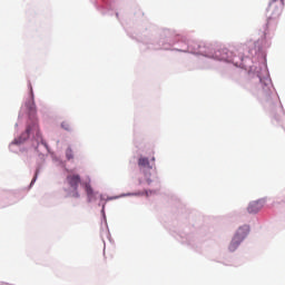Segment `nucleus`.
I'll return each mask as SVG.
<instances>
[{
  "label": "nucleus",
  "instance_id": "4",
  "mask_svg": "<svg viewBox=\"0 0 285 285\" xmlns=\"http://www.w3.org/2000/svg\"><path fill=\"white\" fill-rule=\"evenodd\" d=\"M30 99L26 102V108L29 110L30 115L37 112V105L35 104V91H32V85L29 83Z\"/></svg>",
  "mask_w": 285,
  "mask_h": 285
},
{
  "label": "nucleus",
  "instance_id": "6",
  "mask_svg": "<svg viewBox=\"0 0 285 285\" xmlns=\"http://www.w3.org/2000/svg\"><path fill=\"white\" fill-rule=\"evenodd\" d=\"M264 199L261 200H254L249 204L247 210L248 213H258L264 208Z\"/></svg>",
  "mask_w": 285,
  "mask_h": 285
},
{
  "label": "nucleus",
  "instance_id": "2",
  "mask_svg": "<svg viewBox=\"0 0 285 285\" xmlns=\"http://www.w3.org/2000/svg\"><path fill=\"white\" fill-rule=\"evenodd\" d=\"M248 233H250V227L248 225H244L238 228L236 232L232 243L229 244V250H237V246L248 237Z\"/></svg>",
  "mask_w": 285,
  "mask_h": 285
},
{
  "label": "nucleus",
  "instance_id": "9",
  "mask_svg": "<svg viewBox=\"0 0 285 285\" xmlns=\"http://www.w3.org/2000/svg\"><path fill=\"white\" fill-rule=\"evenodd\" d=\"M66 157H67V159H75V156L72 155V148L69 147L66 150Z\"/></svg>",
  "mask_w": 285,
  "mask_h": 285
},
{
  "label": "nucleus",
  "instance_id": "5",
  "mask_svg": "<svg viewBox=\"0 0 285 285\" xmlns=\"http://www.w3.org/2000/svg\"><path fill=\"white\" fill-rule=\"evenodd\" d=\"M82 186L87 193L88 202H95V199H97L98 193L92 189L90 183H83Z\"/></svg>",
  "mask_w": 285,
  "mask_h": 285
},
{
  "label": "nucleus",
  "instance_id": "13",
  "mask_svg": "<svg viewBox=\"0 0 285 285\" xmlns=\"http://www.w3.org/2000/svg\"><path fill=\"white\" fill-rule=\"evenodd\" d=\"M0 285H8V284H6V283H0Z\"/></svg>",
  "mask_w": 285,
  "mask_h": 285
},
{
  "label": "nucleus",
  "instance_id": "3",
  "mask_svg": "<svg viewBox=\"0 0 285 285\" xmlns=\"http://www.w3.org/2000/svg\"><path fill=\"white\" fill-rule=\"evenodd\" d=\"M215 58L218 59V61H233V51L228 50L227 48L219 49L215 52Z\"/></svg>",
  "mask_w": 285,
  "mask_h": 285
},
{
  "label": "nucleus",
  "instance_id": "11",
  "mask_svg": "<svg viewBox=\"0 0 285 285\" xmlns=\"http://www.w3.org/2000/svg\"><path fill=\"white\" fill-rule=\"evenodd\" d=\"M32 131L31 127H27L26 134H24V139H28L30 137V132Z\"/></svg>",
  "mask_w": 285,
  "mask_h": 285
},
{
  "label": "nucleus",
  "instance_id": "8",
  "mask_svg": "<svg viewBox=\"0 0 285 285\" xmlns=\"http://www.w3.org/2000/svg\"><path fill=\"white\" fill-rule=\"evenodd\" d=\"M150 177H153V178H150ZM145 178H146V183L148 184V186H150V184H153L154 179H157V174L145 173Z\"/></svg>",
  "mask_w": 285,
  "mask_h": 285
},
{
  "label": "nucleus",
  "instance_id": "12",
  "mask_svg": "<svg viewBox=\"0 0 285 285\" xmlns=\"http://www.w3.org/2000/svg\"><path fill=\"white\" fill-rule=\"evenodd\" d=\"M39 175V170L36 171L33 179L31 180V185L37 181V176Z\"/></svg>",
  "mask_w": 285,
  "mask_h": 285
},
{
  "label": "nucleus",
  "instance_id": "1",
  "mask_svg": "<svg viewBox=\"0 0 285 285\" xmlns=\"http://www.w3.org/2000/svg\"><path fill=\"white\" fill-rule=\"evenodd\" d=\"M68 188L65 189L68 197L79 198V184H81V176L79 174H69L67 176Z\"/></svg>",
  "mask_w": 285,
  "mask_h": 285
},
{
  "label": "nucleus",
  "instance_id": "7",
  "mask_svg": "<svg viewBox=\"0 0 285 285\" xmlns=\"http://www.w3.org/2000/svg\"><path fill=\"white\" fill-rule=\"evenodd\" d=\"M138 166L140 168H149L150 170L153 169V167H150V160H148L146 157H140L138 159Z\"/></svg>",
  "mask_w": 285,
  "mask_h": 285
},
{
  "label": "nucleus",
  "instance_id": "10",
  "mask_svg": "<svg viewBox=\"0 0 285 285\" xmlns=\"http://www.w3.org/2000/svg\"><path fill=\"white\" fill-rule=\"evenodd\" d=\"M61 128H63V130H71L70 122H68V121H62Z\"/></svg>",
  "mask_w": 285,
  "mask_h": 285
}]
</instances>
